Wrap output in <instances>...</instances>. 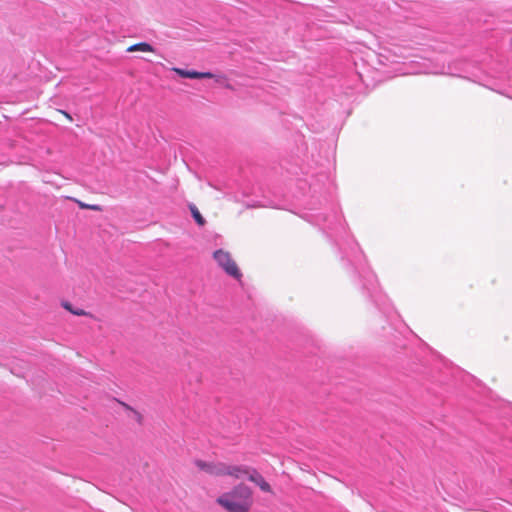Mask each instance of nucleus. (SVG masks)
Instances as JSON below:
<instances>
[{
  "label": "nucleus",
  "instance_id": "f257e3e1",
  "mask_svg": "<svg viewBox=\"0 0 512 512\" xmlns=\"http://www.w3.org/2000/svg\"><path fill=\"white\" fill-rule=\"evenodd\" d=\"M251 492L246 486L240 485L231 494L218 498V503L229 512H248Z\"/></svg>",
  "mask_w": 512,
  "mask_h": 512
},
{
  "label": "nucleus",
  "instance_id": "f03ea898",
  "mask_svg": "<svg viewBox=\"0 0 512 512\" xmlns=\"http://www.w3.org/2000/svg\"><path fill=\"white\" fill-rule=\"evenodd\" d=\"M213 258L227 275L236 280H241L243 274L229 251L218 249L214 251Z\"/></svg>",
  "mask_w": 512,
  "mask_h": 512
},
{
  "label": "nucleus",
  "instance_id": "7ed1b4c3",
  "mask_svg": "<svg viewBox=\"0 0 512 512\" xmlns=\"http://www.w3.org/2000/svg\"><path fill=\"white\" fill-rule=\"evenodd\" d=\"M195 465L202 471L215 476H224L225 464L196 460Z\"/></svg>",
  "mask_w": 512,
  "mask_h": 512
},
{
  "label": "nucleus",
  "instance_id": "20e7f679",
  "mask_svg": "<svg viewBox=\"0 0 512 512\" xmlns=\"http://www.w3.org/2000/svg\"><path fill=\"white\" fill-rule=\"evenodd\" d=\"M253 468H250L245 465H226L225 464V471L224 476H233L237 479L247 478L249 480L250 473L252 472Z\"/></svg>",
  "mask_w": 512,
  "mask_h": 512
},
{
  "label": "nucleus",
  "instance_id": "39448f33",
  "mask_svg": "<svg viewBox=\"0 0 512 512\" xmlns=\"http://www.w3.org/2000/svg\"><path fill=\"white\" fill-rule=\"evenodd\" d=\"M172 70L183 78H191V79L213 78V74L210 72L188 71V70H184V69L176 68V67L172 68Z\"/></svg>",
  "mask_w": 512,
  "mask_h": 512
},
{
  "label": "nucleus",
  "instance_id": "423d86ee",
  "mask_svg": "<svg viewBox=\"0 0 512 512\" xmlns=\"http://www.w3.org/2000/svg\"><path fill=\"white\" fill-rule=\"evenodd\" d=\"M249 481L255 483L263 492H271L270 484L265 481L263 476L256 469H252Z\"/></svg>",
  "mask_w": 512,
  "mask_h": 512
},
{
  "label": "nucleus",
  "instance_id": "0eeeda50",
  "mask_svg": "<svg viewBox=\"0 0 512 512\" xmlns=\"http://www.w3.org/2000/svg\"><path fill=\"white\" fill-rule=\"evenodd\" d=\"M127 52H145V53H153L155 51L154 47L147 42H139L129 46L126 50Z\"/></svg>",
  "mask_w": 512,
  "mask_h": 512
},
{
  "label": "nucleus",
  "instance_id": "6e6552de",
  "mask_svg": "<svg viewBox=\"0 0 512 512\" xmlns=\"http://www.w3.org/2000/svg\"><path fill=\"white\" fill-rule=\"evenodd\" d=\"M191 214L199 226H204L206 221L195 205H190Z\"/></svg>",
  "mask_w": 512,
  "mask_h": 512
},
{
  "label": "nucleus",
  "instance_id": "1a4fd4ad",
  "mask_svg": "<svg viewBox=\"0 0 512 512\" xmlns=\"http://www.w3.org/2000/svg\"><path fill=\"white\" fill-rule=\"evenodd\" d=\"M77 204L78 206L81 208V209H87V210H93V211H102V207L100 205H97V204H86L80 200H77V199H73Z\"/></svg>",
  "mask_w": 512,
  "mask_h": 512
},
{
  "label": "nucleus",
  "instance_id": "9d476101",
  "mask_svg": "<svg viewBox=\"0 0 512 512\" xmlns=\"http://www.w3.org/2000/svg\"><path fill=\"white\" fill-rule=\"evenodd\" d=\"M72 313H73L74 315H77V316H87V315H89V313H88V312H86V311H85V310H83V309L73 310V311H72Z\"/></svg>",
  "mask_w": 512,
  "mask_h": 512
},
{
  "label": "nucleus",
  "instance_id": "9b49d317",
  "mask_svg": "<svg viewBox=\"0 0 512 512\" xmlns=\"http://www.w3.org/2000/svg\"><path fill=\"white\" fill-rule=\"evenodd\" d=\"M124 407H125V412L126 413H138L137 411L133 410L131 407L125 405V404H122Z\"/></svg>",
  "mask_w": 512,
  "mask_h": 512
},
{
  "label": "nucleus",
  "instance_id": "f8f14e48",
  "mask_svg": "<svg viewBox=\"0 0 512 512\" xmlns=\"http://www.w3.org/2000/svg\"><path fill=\"white\" fill-rule=\"evenodd\" d=\"M64 307L72 313L73 309L71 308L70 304H65Z\"/></svg>",
  "mask_w": 512,
  "mask_h": 512
},
{
  "label": "nucleus",
  "instance_id": "ddd939ff",
  "mask_svg": "<svg viewBox=\"0 0 512 512\" xmlns=\"http://www.w3.org/2000/svg\"><path fill=\"white\" fill-rule=\"evenodd\" d=\"M61 113H63L69 120L72 119L71 116L68 113H66L65 111H61Z\"/></svg>",
  "mask_w": 512,
  "mask_h": 512
}]
</instances>
